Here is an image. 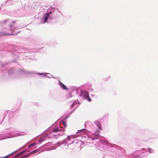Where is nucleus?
I'll return each instance as SVG.
<instances>
[{
    "label": "nucleus",
    "mask_w": 158,
    "mask_h": 158,
    "mask_svg": "<svg viewBox=\"0 0 158 158\" xmlns=\"http://www.w3.org/2000/svg\"><path fill=\"white\" fill-rule=\"evenodd\" d=\"M99 132H95V133L93 135V137H92V139L93 140L98 139L99 136Z\"/></svg>",
    "instance_id": "f257e3e1"
},
{
    "label": "nucleus",
    "mask_w": 158,
    "mask_h": 158,
    "mask_svg": "<svg viewBox=\"0 0 158 158\" xmlns=\"http://www.w3.org/2000/svg\"><path fill=\"white\" fill-rule=\"evenodd\" d=\"M94 123L98 127L100 130H102L101 124L99 121H96L94 122Z\"/></svg>",
    "instance_id": "f03ea898"
},
{
    "label": "nucleus",
    "mask_w": 158,
    "mask_h": 158,
    "mask_svg": "<svg viewBox=\"0 0 158 158\" xmlns=\"http://www.w3.org/2000/svg\"><path fill=\"white\" fill-rule=\"evenodd\" d=\"M15 21L12 22L11 23L10 25V27L11 29H15L16 27V25L15 24Z\"/></svg>",
    "instance_id": "7ed1b4c3"
},
{
    "label": "nucleus",
    "mask_w": 158,
    "mask_h": 158,
    "mask_svg": "<svg viewBox=\"0 0 158 158\" xmlns=\"http://www.w3.org/2000/svg\"><path fill=\"white\" fill-rule=\"evenodd\" d=\"M52 12H51L50 13H47L45 14V15H46V16L45 18V21L44 22V23H45L47 21L50 14Z\"/></svg>",
    "instance_id": "20e7f679"
},
{
    "label": "nucleus",
    "mask_w": 158,
    "mask_h": 158,
    "mask_svg": "<svg viewBox=\"0 0 158 158\" xmlns=\"http://www.w3.org/2000/svg\"><path fill=\"white\" fill-rule=\"evenodd\" d=\"M59 83L60 84V86L61 87L64 89H68L67 88V87L64 85L63 83L60 82V81L59 82Z\"/></svg>",
    "instance_id": "39448f33"
},
{
    "label": "nucleus",
    "mask_w": 158,
    "mask_h": 158,
    "mask_svg": "<svg viewBox=\"0 0 158 158\" xmlns=\"http://www.w3.org/2000/svg\"><path fill=\"white\" fill-rule=\"evenodd\" d=\"M85 132V129H81L79 130L78 131V132H77L76 133H81L82 134H84Z\"/></svg>",
    "instance_id": "423d86ee"
},
{
    "label": "nucleus",
    "mask_w": 158,
    "mask_h": 158,
    "mask_svg": "<svg viewBox=\"0 0 158 158\" xmlns=\"http://www.w3.org/2000/svg\"><path fill=\"white\" fill-rule=\"evenodd\" d=\"M6 31H5L3 30H2L1 32L2 34V35H5L8 34V31H7V29H6Z\"/></svg>",
    "instance_id": "0eeeda50"
},
{
    "label": "nucleus",
    "mask_w": 158,
    "mask_h": 158,
    "mask_svg": "<svg viewBox=\"0 0 158 158\" xmlns=\"http://www.w3.org/2000/svg\"><path fill=\"white\" fill-rule=\"evenodd\" d=\"M61 130L59 129L58 128H55L53 130V131L54 132H57L60 131Z\"/></svg>",
    "instance_id": "6e6552de"
},
{
    "label": "nucleus",
    "mask_w": 158,
    "mask_h": 158,
    "mask_svg": "<svg viewBox=\"0 0 158 158\" xmlns=\"http://www.w3.org/2000/svg\"><path fill=\"white\" fill-rule=\"evenodd\" d=\"M38 151V150H35L31 152L30 153L31 155L34 154L36 153Z\"/></svg>",
    "instance_id": "1a4fd4ad"
},
{
    "label": "nucleus",
    "mask_w": 158,
    "mask_h": 158,
    "mask_svg": "<svg viewBox=\"0 0 158 158\" xmlns=\"http://www.w3.org/2000/svg\"><path fill=\"white\" fill-rule=\"evenodd\" d=\"M36 145V143H33L32 144H31V145H30L29 146H28V147L29 148H30L31 147H32V146H33L35 145Z\"/></svg>",
    "instance_id": "9d476101"
},
{
    "label": "nucleus",
    "mask_w": 158,
    "mask_h": 158,
    "mask_svg": "<svg viewBox=\"0 0 158 158\" xmlns=\"http://www.w3.org/2000/svg\"><path fill=\"white\" fill-rule=\"evenodd\" d=\"M45 139V138H40V142H42L43 141H44Z\"/></svg>",
    "instance_id": "9b49d317"
},
{
    "label": "nucleus",
    "mask_w": 158,
    "mask_h": 158,
    "mask_svg": "<svg viewBox=\"0 0 158 158\" xmlns=\"http://www.w3.org/2000/svg\"><path fill=\"white\" fill-rule=\"evenodd\" d=\"M9 21V19H6L2 23V24H5L6 22H8Z\"/></svg>",
    "instance_id": "f8f14e48"
},
{
    "label": "nucleus",
    "mask_w": 158,
    "mask_h": 158,
    "mask_svg": "<svg viewBox=\"0 0 158 158\" xmlns=\"http://www.w3.org/2000/svg\"><path fill=\"white\" fill-rule=\"evenodd\" d=\"M62 124L65 126V127H66V123L65 122H64V121H62Z\"/></svg>",
    "instance_id": "ddd939ff"
},
{
    "label": "nucleus",
    "mask_w": 158,
    "mask_h": 158,
    "mask_svg": "<svg viewBox=\"0 0 158 158\" xmlns=\"http://www.w3.org/2000/svg\"><path fill=\"white\" fill-rule=\"evenodd\" d=\"M31 155V154H30V153H28V154H27L26 155H25L24 156V157H27V156H29Z\"/></svg>",
    "instance_id": "4468645a"
},
{
    "label": "nucleus",
    "mask_w": 158,
    "mask_h": 158,
    "mask_svg": "<svg viewBox=\"0 0 158 158\" xmlns=\"http://www.w3.org/2000/svg\"><path fill=\"white\" fill-rule=\"evenodd\" d=\"M23 152H21L19 154L17 155H19L20 154H22Z\"/></svg>",
    "instance_id": "2eb2a0df"
},
{
    "label": "nucleus",
    "mask_w": 158,
    "mask_h": 158,
    "mask_svg": "<svg viewBox=\"0 0 158 158\" xmlns=\"http://www.w3.org/2000/svg\"><path fill=\"white\" fill-rule=\"evenodd\" d=\"M6 158V157H3V158Z\"/></svg>",
    "instance_id": "dca6fc26"
},
{
    "label": "nucleus",
    "mask_w": 158,
    "mask_h": 158,
    "mask_svg": "<svg viewBox=\"0 0 158 158\" xmlns=\"http://www.w3.org/2000/svg\"><path fill=\"white\" fill-rule=\"evenodd\" d=\"M149 152L150 153H151V151H150V150H149Z\"/></svg>",
    "instance_id": "f3484780"
},
{
    "label": "nucleus",
    "mask_w": 158,
    "mask_h": 158,
    "mask_svg": "<svg viewBox=\"0 0 158 158\" xmlns=\"http://www.w3.org/2000/svg\"><path fill=\"white\" fill-rule=\"evenodd\" d=\"M57 138V137H56L55 138Z\"/></svg>",
    "instance_id": "a211bd4d"
},
{
    "label": "nucleus",
    "mask_w": 158,
    "mask_h": 158,
    "mask_svg": "<svg viewBox=\"0 0 158 158\" xmlns=\"http://www.w3.org/2000/svg\"><path fill=\"white\" fill-rule=\"evenodd\" d=\"M57 138V137H56L55 138Z\"/></svg>",
    "instance_id": "6ab92c4d"
},
{
    "label": "nucleus",
    "mask_w": 158,
    "mask_h": 158,
    "mask_svg": "<svg viewBox=\"0 0 158 158\" xmlns=\"http://www.w3.org/2000/svg\"><path fill=\"white\" fill-rule=\"evenodd\" d=\"M7 156H8V155H7ZM6 157H7V156H6Z\"/></svg>",
    "instance_id": "aec40b11"
}]
</instances>
